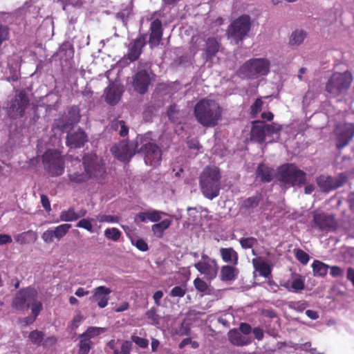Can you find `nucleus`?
Segmentation results:
<instances>
[{"label": "nucleus", "mask_w": 354, "mask_h": 354, "mask_svg": "<svg viewBox=\"0 0 354 354\" xmlns=\"http://www.w3.org/2000/svg\"><path fill=\"white\" fill-rule=\"evenodd\" d=\"M223 109L216 100L203 98L194 106V115L197 122L205 127H214L222 119Z\"/></svg>", "instance_id": "f257e3e1"}, {"label": "nucleus", "mask_w": 354, "mask_h": 354, "mask_svg": "<svg viewBox=\"0 0 354 354\" xmlns=\"http://www.w3.org/2000/svg\"><path fill=\"white\" fill-rule=\"evenodd\" d=\"M221 174L216 167H207L200 176L199 185L202 194L209 200L219 195Z\"/></svg>", "instance_id": "f03ea898"}, {"label": "nucleus", "mask_w": 354, "mask_h": 354, "mask_svg": "<svg viewBox=\"0 0 354 354\" xmlns=\"http://www.w3.org/2000/svg\"><path fill=\"white\" fill-rule=\"evenodd\" d=\"M277 178L286 187H301L306 183V174L299 169L295 164L287 163L278 169Z\"/></svg>", "instance_id": "7ed1b4c3"}, {"label": "nucleus", "mask_w": 354, "mask_h": 354, "mask_svg": "<svg viewBox=\"0 0 354 354\" xmlns=\"http://www.w3.org/2000/svg\"><path fill=\"white\" fill-rule=\"evenodd\" d=\"M353 75L349 71L343 73L335 72L326 84V91L335 97L347 92L352 82Z\"/></svg>", "instance_id": "20e7f679"}, {"label": "nucleus", "mask_w": 354, "mask_h": 354, "mask_svg": "<svg viewBox=\"0 0 354 354\" xmlns=\"http://www.w3.org/2000/svg\"><path fill=\"white\" fill-rule=\"evenodd\" d=\"M270 62L266 58H252L246 61L239 68V72L249 79H257L266 76L270 72Z\"/></svg>", "instance_id": "39448f33"}, {"label": "nucleus", "mask_w": 354, "mask_h": 354, "mask_svg": "<svg viewBox=\"0 0 354 354\" xmlns=\"http://www.w3.org/2000/svg\"><path fill=\"white\" fill-rule=\"evenodd\" d=\"M42 163L50 176H61L65 169V161L61 152L56 149H48L42 155Z\"/></svg>", "instance_id": "423d86ee"}, {"label": "nucleus", "mask_w": 354, "mask_h": 354, "mask_svg": "<svg viewBox=\"0 0 354 354\" xmlns=\"http://www.w3.org/2000/svg\"><path fill=\"white\" fill-rule=\"evenodd\" d=\"M251 26L250 17L248 15H243L229 25L227 29V37L238 44L247 36L251 29Z\"/></svg>", "instance_id": "0eeeda50"}, {"label": "nucleus", "mask_w": 354, "mask_h": 354, "mask_svg": "<svg viewBox=\"0 0 354 354\" xmlns=\"http://www.w3.org/2000/svg\"><path fill=\"white\" fill-rule=\"evenodd\" d=\"M139 139L142 144L140 151L144 154L146 165L154 167L159 166L162 160L161 148L153 142L147 141L144 136H141Z\"/></svg>", "instance_id": "6e6552de"}, {"label": "nucleus", "mask_w": 354, "mask_h": 354, "mask_svg": "<svg viewBox=\"0 0 354 354\" xmlns=\"http://www.w3.org/2000/svg\"><path fill=\"white\" fill-rule=\"evenodd\" d=\"M152 78L147 70L144 68L142 62L138 63V71L132 77V87L136 93L144 95L151 85Z\"/></svg>", "instance_id": "1a4fd4ad"}, {"label": "nucleus", "mask_w": 354, "mask_h": 354, "mask_svg": "<svg viewBox=\"0 0 354 354\" xmlns=\"http://www.w3.org/2000/svg\"><path fill=\"white\" fill-rule=\"evenodd\" d=\"M82 165L85 171L90 174V179L93 178L100 183L105 180L106 177V167L102 160L86 156L83 158Z\"/></svg>", "instance_id": "9d476101"}, {"label": "nucleus", "mask_w": 354, "mask_h": 354, "mask_svg": "<svg viewBox=\"0 0 354 354\" xmlns=\"http://www.w3.org/2000/svg\"><path fill=\"white\" fill-rule=\"evenodd\" d=\"M29 98L24 91H19L10 101L8 114L11 118H22L29 104Z\"/></svg>", "instance_id": "9b49d317"}, {"label": "nucleus", "mask_w": 354, "mask_h": 354, "mask_svg": "<svg viewBox=\"0 0 354 354\" xmlns=\"http://www.w3.org/2000/svg\"><path fill=\"white\" fill-rule=\"evenodd\" d=\"M338 226L337 220L333 214L324 212H313V219L311 223L313 228H317L320 231H335Z\"/></svg>", "instance_id": "f8f14e48"}, {"label": "nucleus", "mask_w": 354, "mask_h": 354, "mask_svg": "<svg viewBox=\"0 0 354 354\" xmlns=\"http://www.w3.org/2000/svg\"><path fill=\"white\" fill-rule=\"evenodd\" d=\"M137 145L128 140H122L111 147L112 155L121 162H129L136 153Z\"/></svg>", "instance_id": "ddd939ff"}, {"label": "nucleus", "mask_w": 354, "mask_h": 354, "mask_svg": "<svg viewBox=\"0 0 354 354\" xmlns=\"http://www.w3.org/2000/svg\"><path fill=\"white\" fill-rule=\"evenodd\" d=\"M37 297V290L31 287L22 288L16 294L12 301V307L17 310H24L30 307V302Z\"/></svg>", "instance_id": "4468645a"}, {"label": "nucleus", "mask_w": 354, "mask_h": 354, "mask_svg": "<svg viewBox=\"0 0 354 354\" xmlns=\"http://www.w3.org/2000/svg\"><path fill=\"white\" fill-rule=\"evenodd\" d=\"M334 133L337 140L336 147L340 150L348 145L354 137V124H337L335 128Z\"/></svg>", "instance_id": "2eb2a0df"}, {"label": "nucleus", "mask_w": 354, "mask_h": 354, "mask_svg": "<svg viewBox=\"0 0 354 354\" xmlns=\"http://www.w3.org/2000/svg\"><path fill=\"white\" fill-rule=\"evenodd\" d=\"M80 120V109L77 106H72L68 109L67 114L55 120V124L62 131L71 129Z\"/></svg>", "instance_id": "dca6fc26"}, {"label": "nucleus", "mask_w": 354, "mask_h": 354, "mask_svg": "<svg viewBox=\"0 0 354 354\" xmlns=\"http://www.w3.org/2000/svg\"><path fill=\"white\" fill-rule=\"evenodd\" d=\"M147 34H140L129 44L126 56L131 62H136L140 58L142 49L147 44Z\"/></svg>", "instance_id": "f3484780"}, {"label": "nucleus", "mask_w": 354, "mask_h": 354, "mask_svg": "<svg viewBox=\"0 0 354 354\" xmlns=\"http://www.w3.org/2000/svg\"><path fill=\"white\" fill-rule=\"evenodd\" d=\"M150 35L149 44L151 48L158 46L162 38L163 28L162 24L160 19L153 20L149 27Z\"/></svg>", "instance_id": "a211bd4d"}, {"label": "nucleus", "mask_w": 354, "mask_h": 354, "mask_svg": "<svg viewBox=\"0 0 354 354\" xmlns=\"http://www.w3.org/2000/svg\"><path fill=\"white\" fill-rule=\"evenodd\" d=\"M124 89L122 86L111 82L105 89L104 100L107 104L111 106L115 105L120 101Z\"/></svg>", "instance_id": "6ab92c4d"}, {"label": "nucleus", "mask_w": 354, "mask_h": 354, "mask_svg": "<svg viewBox=\"0 0 354 354\" xmlns=\"http://www.w3.org/2000/svg\"><path fill=\"white\" fill-rule=\"evenodd\" d=\"M112 290L110 288L104 286H100L93 290V295L91 299L97 301V306L100 308H104L108 305L109 295Z\"/></svg>", "instance_id": "aec40b11"}, {"label": "nucleus", "mask_w": 354, "mask_h": 354, "mask_svg": "<svg viewBox=\"0 0 354 354\" xmlns=\"http://www.w3.org/2000/svg\"><path fill=\"white\" fill-rule=\"evenodd\" d=\"M88 141L86 133L78 129L76 131L68 133L66 136V145L71 148H80Z\"/></svg>", "instance_id": "412c9836"}, {"label": "nucleus", "mask_w": 354, "mask_h": 354, "mask_svg": "<svg viewBox=\"0 0 354 354\" xmlns=\"http://www.w3.org/2000/svg\"><path fill=\"white\" fill-rule=\"evenodd\" d=\"M194 267L201 274H204L208 280H212L217 276L218 266L216 261H215V263L198 262L194 264Z\"/></svg>", "instance_id": "4be33fe9"}, {"label": "nucleus", "mask_w": 354, "mask_h": 354, "mask_svg": "<svg viewBox=\"0 0 354 354\" xmlns=\"http://www.w3.org/2000/svg\"><path fill=\"white\" fill-rule=\"evenodd\" d=\"M266 136V129L264 128V121H252L250 131L251 141L262 144L265 141Z\"/></svg>", "instance_id": "5701e85b"}, {"label": "nucleus", "mask_w": 354, "mask_h": 354, "mask_svg": "<svg viewBox=\"0 0 354 354\" xmlns=\"http://www.w3.org/2000/svg\"><path fill=\"white\" fill-rule=\"evenodd\" d=\"M219 254L223 261L229 265L236 266L239 263V254L232 247L221 248Z\"/></svg>", "instance_id": "b1692460"}, {"label": "nucleus", "mask_w": 354, "mask_h": 354, "mask_svg": "<svg viewBox=\"0 0 354 354\" xmlns=\"http://www.w3.org/2000/svg\"><path fill=\"white\" fill-rule=\"evenodd\" d=\"M256 178L263 183H270L274 178V169L264 163L259 164L256 171Z\"/></svg>", "instance_id": "393cba45"}, {"label": "nucleus", "mask_w": 354, "mask_h": 354, "mask_svg": "<svg viewBox=\"0 0 354 354\" xmlns=\"http://www.w3.org/2000/svg\"><path fill=\"white\" fill-rule=\"evenodd\" d=\"M227 335L229 341L234 346H243L252 342L250 337L243 336L241 333L236 328L230 330Z\"/></svg>", "instance_id": "a878e982"}, {"label": "nucleus", "mask_w": 354, "mask_h": 354, "mask_svg": "<svg viewBox=\"0 0 354 354\" xmlns=\"http://www.w3.org/2000/svg\"><path fill=\"white\" fill-rule=\"evenodd\" d=\"M252 265L255 270L259 272L261 276L268 278L271 275L272 268L262 257H259L253 259Z\"/></svg>", "instance_id": "bb28decb"}, {"label": "nucleus", "mask_w": 354, "mask_h": 354, "mask_svg": "<svg viewBox=\"0 0 354 354\" xmlns=\"http://www.w3.org/2000/svg\"><path fill=\"white\" fill-rule=\"evenodd\" d=\"M220 44L214 37H208L206 40V48L205 50V57L206 61L211 60L219 51Z\"/></svg>", "instance_id": "cd10ccee"}, {"label": "nucleus", "mask_w": 354, "mask_h": 354, "mask_svg": "<svg viewBox=\"0 0 354 354\" xmlns=\"http://www.w3.org/2000/svg\"><path fill=\"white\" fill-rule=\"evenodd\" d=\"M239 270L233 265H224L220 271V279L222 281H231L236 279Z\"/></svg>", "instance_id": "c85d7f7f"}, {"label": "nucleus", "mask_w": 354, "mask_h": 354, "mask_svg": "<svg viewBox=\"0 0 354 354\" xmlns=\"http://www.w3.org/2000/svg\"><path fill=\"white\" fill-rule=\"evenodd\" d=\"M37 233L32 230L19 233L15 236L17 243L20 245L34 243L37 240Z\"/></svg>", "instance_id": "c756f323"}, {"label": "nucleus", "mask_w": 354, "mask_h": 354, "mask_svg": "<svg viewBox=\"0 0 354 354\" xmlns=\"http://www.w3.org/2000/svg\"><path fill=\"white\" fill-rule=\"evenodd\" d=\"M317 183L323 192L335 189L334 178L332 176L321 175L317 178Z\"/></svg>", "instance_id": "7c9ffc66"}, {"label": "nucleus", "mask_w": 354, "mask_h": 354, "mask_svg": "<svg viewBox=\"0 0 354 354\" xmlns=\"http://www.w3.org/2000/svg\"><path fill=\"white\" fill-rule=\"evenodd\" d=\"M68 178L71 183L80 185L87 183L90 179V174L84 168V171H71L68 174Z\"/></svg>", "instance_id": "2f4dec72"}, {"label": "nucleus", "mask_w": 354, "mask_h": 354, "mask_svg": "<svg viewBox=\"0 0 354 354\" xmlns=\"http://www.w3.org/2000/svg\"><path fill=\"white\" fill-rule=\"evenodd\" d=\"M262 201V195L260 193L256 194L254 196H250L245 199L241 205V209L250 211L257 207Z\"/></svg>", "instance_id": "473e14b6"}, {"label": "nucleus", "mask_w": 354, "mask_h": 354, "mask_svg": "<svg viewBox=\"0 0 354 354\" xmlns=\"http://www.w3.org/2000/svg\"><path fill=\"white\" fill-rule=\"evenodd\" d=\"M171 223V221L170 219H164L158 223L153 224L151 226V230L154 236L157 238H162L164 231L170 226Z\"/></svg>", "instance_id": "72a5a7b5"}, {"label": "nucleus", "mask_w": 354, "mask_h": 354, "mask_svg": "<svg viewBox=\"0 0 354 354\" xmlns=\"http://www.w3.org/2000/svg\"><path fill=\"white\" fill-rule=\"evenodd\" d=\"M312 268L315 276L324 277L327 274L329 266L320 261L315 260L312 264Z\"/></svg>", "instance_id": "f704fd0d"}, {"label": "nucleus", "mask_w": 354, "mask_h": 354, "mask_svg": "<svg viewBox=\"0 0 354 354\" xmlns=\"http://www.w3.org/2000/svg\"><path fill=\"white\" fill-rule=\"evenodd\" d=\"M106 330V329L105 328L90 326L86 329V330L84 333H83L79 336V338L84 337L85 339L91 340V338H93L99 335L100 334L104 333Z\"/></svg>", "instance_id": "c9c22d12"}, {"label": "nucleus", "mask_w": 354, "mask_h": 354, "mask_svg": "<svg viewBox=\"0 0 354 354\" xmlns=\"http://www.w3.org/2000/svg\"><path fill=\"white\" fill-rule=\"evenodd\" d=\"M59 218L62 221H74L79 219V216L77 212H75L73 207H71L68 210L62 211L60 213Z\"/></svg>", "instance_id": "e433bc0d"}, {"label": "nucleus", "mask_w": 354, "mask_h": 354, "mask_svg": "<svg viewBox=\"0 0 354 354\" xmlns=\"http://www.w3.org/2000/svg\"><path fill=\"white\" fill-rule=\"evenodd\" d=\"M146 317L150 320L152 325L157 326L160 324V316L158 314V310L156 307H151L145 313Z\"/></svg>", "instance_id": "4c0bfd02"}, {"label": "nucleus", "mask_w": 354, "mask_h": 354, "mask_svg": "<svg viewBox=\"0 0 354 354\" xmlns=\"http://www.w3.org/2000/svg\"><path fill=\"white\" fill-rule=\"evenodd\" d=\"M306 37V33L305 31L302 30H297L292 33L290 39V43L292 45H299L303 42Z\"/></svg>", "instance_id": "58836bf2"}, {"label": "nucleus", "mask_w": 354, "mask_h": 354, "mask_svg": "<svg viewBox=\"0 0 354 354\" xmlns=\"http://www.w3.org/2000/svg\"><path fill=\"white\" fill-rule=\"evenodd\" d=\"M44 333L38 330L31 331L28 335L29 340L34 344L41 345L44 341Z\"/></svg>", "instance_id": "ea45409f"}, {"label": "nucleus", "mask_w": 354, "mask_h": 354, "mask_svg": "<svg viewBox=\"0 0 354 354\" xmlns=\"http://www.w3.org/2000/svg\"><path fill=\"white\" fill-rule=\"evenodd\" d=\"M71 224L64 223L57 226L53 231L55 237L58 240L62 239L71 228Z\"/></svg>", "instance_id": "a19ab883"}, {"label": "nucleus", "mask_w": 354, "mask_h": 354, "mask_svg": "<svg viewBox=\"0 0 354 354\" xmlns=\"http://www.w3.org/2000/svg\"><path fill=\"white\" fill-rule=\"evenodd\" d=\"M78 354H88L92 347L93 342L88 339L79 338Z\"/></svg>", "instance_id": "79ce46f5"}, {"label": "nucleus", "mask_w": 354, "mask_h": 354, "mask_svg": "<svg viewBox=\"0 0 354 354\" xmlns=\"http://www.w3.org/2000/svg\"><path fill=\"white\" fill-rule=\"evenodd\" d=\"M104 236L109 240L118 241L120 239L122 233L118 228L111 227L105 230Z\"/></svg>", "instance_id": "37998d69"}, {"label": "nucleus", "mask_w": 354, "mask_h": 354, "mask_svg": "<svg viewBox=\"0 0 354 354\" xmlns=\"http://www.w3.org/2000/svg\"><path fill=\"white\" fill-rule=\"evenodd\" d=\"M239 243L243 249L248 250L251 249L254 245H257L258 241L253 236L243 237L240 239Z\"/></svg>", "instance_id": "c03bdc74"}, {"label": "nucleus", "mask_w": 354, "mask_h": 354, "mask_svg": "<svg viewBox=\"0 0 354 354\" xmlns=\"http://www.w3.org/2000/svg\"><path fill=\"white\" fill-rule=\"evenodd\" d=\"M263 102L261 98L259 97L255 100L254 103L250 106V115L251 118H254L257 116L259 113L261 111Z\"/></svg>", "instance_id": "a18cd8bd"}, {"label": "nucleus", "mask_w": 354, "mask_h": 354, "mask_svg": "<svg viewBox=\"0 0 354 354\" xmlns=\"http://www.w3.org/2000/svg\"><path fill=\"white\" fill-rule=\"evenodd\" d=\"M264 128L266 129L267 136H270L279 133L282 129V126L275 122L267 124L264 122Z\"/></svg>", "instance_id": "49530a36"}, {"label": "nucleus", "mask_w": 354, "mask_h": 354, "mask_svg": "<svg viewBox=\"0 0 354 354\" xmlns=\"http://www.w3.org/2000/svg\"><path fill=\"white\" fill-rule=\"evenodd\" d=\"M119 126L120 127L119 133L120 136L122 137L127 136L129 133V127L126 125V122L124 120H119L112 123V127L115 129H118Z\"/></svg>", "instance_id": "de8ad7c7"}, {"label": "nucleus", "mask_w": 354, "mask_h": 354, "mask_svg": "<svg viewBox=\"0 0 354 354\" xmlns=\"http://www.w3.org/2000/svg\"><path fill=\"white\" fill-rule=\"evenodd\" d=\"M131 241L132 245H135L139 250L142 252H146L149 250L148 244L142 238H132Z\"/></svg>", "instance_id": "09e8293b"}, {"label": "nucleus", "mask_w": 354, "mask_h": 354, "mask_svg": "<svg viewBox=\"0 0 354 354\" xmlns=\"http://www.w3.org/2000/svg\"><path fill=\"white\" fill-rule=\"evenodd\" d=\"M167 115L172 122H176L178 119V106L175 104H171L167 109Z\"/></svg>", "instance_id": "8fccbe9b"}, {"label": "nucleus", "mask_w": 354, "mask_h": 354, "mask_svg": "<svg viewBox=\"0 0 354 354\" xmlns=\"http://www.w3.org/2000/svg\"><path fill=\"white\" fill-rule=\"evenodd\" d=\"M296 259L303 265L308 263L310 259L309 255L302 250L301 249H297L295 252Z\"/></svg>", "instance_id": "3c124183"}, {"label": "nucleus", "mask_w": 354, "mask_h": 354, "mask_svg": "<svg viewBox=\"0 0 354 354\" xmlns=\"http://www.w3.org/2000/svg\"><path fill=\"white\" fill-rule=\"evenodd\" d=\"M131 339L132 342H134L141 348H147L149 346V340L147 339L133 335L131 336Z\"/></svg>", "instance_id": "603ef678"}, {"label": "nucleus", "mask_w": 354, "mask_h": 354, "mask_svg": "<svg viewBox=\"0 0 354 354\" xmlns=\"http://www.w3.org/2000/svg\"><path fill=\"white\" fill-rule=\"evenodd\" d=\"M30 302L32 314L35 317H37V316L39 315L40 312L43 309L42 304L41 301H37L36 298L34 300H32Z\"/></svg>", "instance_id": "864d4df0"}, {"label": "nucleus", "mask_w": 354, "mask_h": 354, "mask_svg": "<svg viewBox=\"0 0 354 354\" xmlns=\"http://www.w3.org/2000/svg\"><path fill=\"white\" fill-rule=\"evenodd\" d=\"M194 286L195 288L201 292H205L208 288L207 283L199 277L194 280Z\"/></svg>", "instance_id": "5fc2aeb1"}, {"label": "nucleus", "mask_w": 354, "mask_h": 354, "mask_svg": "<svg viewBox=\"0 0 354 354\" xmlns=\"http://www.w3.org/2000/svg\"><path fill=\"white\" fill-rule=\"evenodd\" d=\"M77 227H80L90 232H93V225L91 220L88 218H82L75 225Z\"/></svg>", "instance_id": "6e6d98bb"}, {"label": "nucleus", "mask_w": 354, "mask_h": 354, "mask_svg": "<svg viewBox=\"0 0 354 354\" xmlns=\"http://www.w3.org/2000/svg\"><path fill=\"white\" fill-rule=\"evenodd\" d=\"M97 220L101 222L106 223H118L119 222V218L117 216L99 214L97 216Z\"/></svg>", "instance_id": "4d7b16f0"}, {"label": "nucleus", "mask_w": 354, "mask_h": 354, "mask_svg": "<svg viewBox=\"0 0 354 354\" xmlns=\"http://www.w3.org/2000/svg\"><path fill=\"white\" fill-rule=\"evenodd\" d=\"M162 214L164 213L158 210L149 211L147 212L148 221L158 222L161 219Z\"/></svg>", "instance_id": "13d9d810"}, {"label": "nucleus", "mask_w": 354, "mask_h": 354, "mask_svg": "<svg viewBox=\"0 0 354 354\" xmlns=\"http://www.w3.org/2000/svg\"><path fill=\"white\" fill-rule=\"evenodd\" d=\"M131 8H126L122 9L116 14V17L119 19H121L123 22H126L131 14Z\"/></svg>", "instance_id": "bf43d9fd"}, {"label": "nucleus", "mask_w": 354, "mask_h": 354, "mask_svg": "<svg viewBox=\"0 0 354 354\" xmlns=\"http://www.w3.org/2000/svg\"><path fill=\"white\" fill-rule=\"evenodd\" d=\"M186 288L177 286L171 290L170 295L172 297H183L186 294Z\"/></svg>", "instance_id": "052dcab7"}, {"label": "nucleus", "mask_w": 354, "mask_h": 354, "mask_svg": "<svg viewBox=\"0 0 354 354\" xmlns=\"http://www.w3.org/2000/svg\"><path fill=\"white\" fill-rule=\"evenodd\" d=\"M10 29L7 26L0 25V46L9 38Z\"/></svg>", "instance_id": "680f3d73"}, {"label": "nucleus", "mask_w": 354, "mask_h": 354, "mask_svg": "<svg viewBox=\"0 0 354 354\" xmlns=\"http://www.w3.org/2000/svg\"><path fill=\"white\" fill-rule=\"evenodd\" d=\"M132 347L133 344L131 341H124L121 345L120 354H131Z\"/></svg>", "instance_id": "e2e57ef3"}, {"label": "nucleus", "mask_w": 354, "mask_h": 354, "mask_svg": "<svg viewBox=\"0 0 354 354\" xmlns=\"http://www.w3.org/2000/svg\"><path fill=\"white\" fill-rule=\"evenodd\" d=\"M291 287L295 291L301 290L304 289V281L301 277H297L292 281Z\"/></svg>", "instance_id": "0e129e2a"}, {"label": "nucleus", "mask_w": 354, "mask_h": 354, "mask_svg": "<svg viewBox=\"0 0 354 354\" xmlns=\"http://www.w3.org/2000/svg\"><path fill=\"white\" fill-rule=\"evenodd\" d=\"M55 235L53 234V230H48L43 232L41 234V239L46 243H50L53 241Z\"/></svg>", "instance_id": "69168bd1"}, {"label": "nucleus", "mask_w": 354, "mask_h": 354, "mask_svg": "<svg viewBox=\"0 0 354 354\" xmlns=\"http://www.w3.org/2000/svg\"><path fill=\"white\" fill-rule=\"evenodd\" d=\"M187 145L190 149L198 150L202 147L199 143V140L196 138H188Z\"/></svg>", "instance_id": "338daca9"}, {"label": "nucleus", "mask_w": 354, "mask_h": 354, "mask_svg": "<svg viewBox=\"0 0 354 354\" xmlns=\"http://www.w3.org/2000/svg\"><path fill=\"white\" fill-rule=\"evenodd\" d=\"M346 181V176L344 174H340L337 178H334L335 189L343 186Z\"/></svg>", "instance_id": "774afa93"}]
</instances>
